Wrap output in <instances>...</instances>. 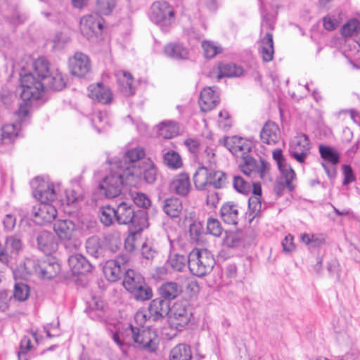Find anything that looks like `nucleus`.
<instances>
[{"label": "nucleus", "mask_w": 360, "mask_h": 360, "mask_svg": "<svg viewBox=\"0 0 360 360\" xmlns=\"http://www.w3.org/2000/svg\"><path fill=\"white\" fill-rule=\"evenodd\" d=\"M259 52L264 62L272 60L274 53L273 36L267 32L259 41Z\"/></svg>", "instance_id": "nucleus-30"}, {"label": "nucleus", "mask_w": 360, "mask_h": 360, "mask_svg": "<svg viewBox=\"0 0 360 360\" xmlns=\"http://www.w3.org/2000/svg\"><path fill=\"white\" fill-rule=\"evenodd\" d=\"M210 168L200 165L193 175V181L198 190H206L209 186Z\"/></svg>", "instance_id": "nucleus-38"}, {"label": "nucleus", "mask_w": 360, "mask_h": 360, "mask_svg": "<svg viewBox=\"0 0 360 360\" xmlns=\"http://www.w3.org/2000/svg\"><path fill=\"white\" fill-rule=\"evenodd\" d=\"M189 233L193 242H200L203 233V225L200 221H193L190 225Z\"/></svg>", "instance_id": "nucleus-55"}, {"label": "nucleus", "mask_w": 360, "mask_h": 360, "mask_svg": "<svg viewBox=\"0 0 360 360\" xmlns=\"http://www.w3.org/2000/svg\"><path fill=\"white\" fill-rule=\"evenodd\" d=\"M86 250L87 253L92 257H99L103 253L100 239L97 236L89 238L86 241Z\"/></svg>", "instance_id": "nucleus-51"}, {"label": "nucleus", "mask_w": 360, "mask_h": 360, "mask_svg": "<svg viewBox=\"0 0 360 360\" xmlns=\"http://www.w3.org/2000/svg\"><path fill=\"white\" fill-rule=\"evenodd\" d=\"M53 202H39L33 208L34 221L43 225L51 222L57 215V210Z\"/></svg>", "instance_id": "nucleus-15"}, {"label": "nucleus", "mask_w": 360, "mask_h": 360, "mask_svg": "<svg viewBox=\"0 0 360 360\" xmlns=\"http://www.w3.org/2000/svg\"><path fill=\"white\" fill-rule=\"evenodd\" d=\"M128 257L120 256L117 259L108 260L105 262L103 271L107 280L110 282H116L118 281L125 270V267L122 266V264L128 262Z\"/></svg>", "instance_id": "nucleus-16"}, {"label": "nucleus", "mask_w": 360, "mask_h": 360, "mask_svg": "<svg viewBox=\"0 0 360 360\" xmlns=\"http://www.w3.org/2000/svg\"><path fill=\"white\" fill-rule=\"evenodd\" d=\"M91 120L94 127L100 133L108 123V117L105 112L97 111L93 113Z\"/></svg>", "instance_id": "nucleus-52"}, {"label": "nucleus", "mask_w": 360, "mask_h": 360, "mask_svg": "<svg viewBox=\"0 0 360 360\" xmlns=\"http://www.w3.org/2000/svg\"><path fill=\"white\" fill-rule=\"evenodd\" d=\"M83 198L82 193L79 189H71L65 191V199H61L62 204L71 205Z\"/></svg>", "instance_id": "nucleus-56"}, {"label": "nucleus", "mask_w": 360, "mask_h": 360, "mask_svg": "<svg viewBox=\"0 0 360 360\" xmlns=\"http://www.w3.org/2000/svg\"><path fill=\"white\" fill-rule=\"evenodd\" d=\"M238 207L236 204L228 202L222 205L220 217L223 221L228 224L236 225L238 220Z\"/></svg>", "instance_id": "nucleus-28"}, {"label": "nucleus", "mask_w": 360, "mask_h": 360, "mask_svg": "<svg viewBox=\"0 0 360 360\" xmlns=\"http://www.w3.org/2000/svg\"><path fill=\"white\" fill-rule=\"evenodd\" d=\"M20 123L4 124L0 130V145L12 143L19 135Z\"/></svg>", "instance_id": "nucleus-31"}, {"label": "nucleus", "mask_w": 360, "mask_h": 360, "mask_svg": "<svg viewBox=\"0 0 360 360\" xmlns=\"http://www.w3.org/2000/svg\"><path fill=\"white\" fill-rule=\"evenodd\" d=\"M214 264L215 259L207 249L194 248L188 254V269L196 276H205L212 270Z\"/></svg>", "instance_id": "nucleus-5"}, {"label": "nucleus", "mask_w": 360, "mask_h": 360, "mask_svg": "<svg viewBox=\"0 0 360 360\" xmlns=\"http://www.w3.org/2000/svg\"><path fill=\"white\" fill-rule=\"evenodd\" d=\"M39 248L46 255H49L57 249V243L54 236L47 231H41L37 236Z\"/></svg>", "instance_id": "nucleus-29"}, {"label": "nucleus", "mask_w": 360, "mask_h": 360, "mask_svg": "<svg viewBox=\"0 0 360 360\" xmlns=\"http://www.w3.org/2000/svg\"><path fill=\"white\" fill-rule=\"evenodd\" d=\"M127 184L130 186H136L142 181L147 184H153L158 175L157 168L150 159L144 160L138 165L125 167Z\"/></svg>", "instance_id": "nucleus-3"}, {"label": "nucleus", "mask_w": 360, "mask_h": 360, "mask_svg": "<svg viewBox=\"0 0 360 360\" xmlns=\"http://www.w3.org/2000/svg\"><path fill=\"white\" fill-rule=\"evenodd\" d=\"M31 185L34 197L40 202H54L58 199L60 184L54 185L49 180L36 178Z\"/></svg>", "instance_id": "nucleus-9"}, {"label": "nucleus", "mask_w": 360, "mask_h": 360, "mask_svg": "<svg viewBox=\"0 0 360 360\" xmlns=\"http://www.w3.org/2000/svg\"><path fill=\"white\" fill-rule=\"evenodd\" d=\"M207 233L215 237H219L222 233V228L220 222L212 217L207 221Z\"/></svg>", "instance_id": "nucleus-57"}, {"label": "nucleus", "mask_w": 360, "mask_h": 360, "mask_svg": "<svg viewBox=\"0 0 360 360\" xmlns=\"http://www.w3.org/2000/svg\"><path fill=\"white\" fill-rule=\"evenodd\" d=\"M262 201L257 195H252L248 200V218L251 222L255 217H259L263 210Z\"/></svg>", "instance_id": "nucleus-45"}, {"label": "nucleus", "mask_w": 360, "mask_h": 360, "mask_svg": "<svg viewBox=\"0 0 360 360\" xmlns=\"http://www.w3.org/2000/svg\"><path fill=\"white\" fill-rule=\"evenodd\" d=\"M209 186L214 188H221L226 183V174L222 171L215 170V167L210 168Z\"/></svg>", "instance_id": "nucleus-44"}, {"label": "nucleus", "mask_w": 360, "mask_h": 360, "mask_svg": "<svg viewBox=\"0 0 360 360\" xmlns=\"http://www.w3.org/2000/svg\"><path fill=\"white\" fill-rule=\"evenodd\" d=\"M191 186L188 175L186 173H181L173 178L169 184V189L179 195L186 196L188 194Z\"/></svg>", "instance_id": "nucleus-21"}, {"label": "nucleus", "mask_w": 360, "mask_h": 360, "mask_svg": "<svg viewBox=\"0 0 360 360\" xmlns=\"http://www.w3.org/2000/svg\"><path fill=\"white\" fill-rule=\"evenodd\" d=\"M165 54L172 59L184 60L188 57V49L180 44L171 43L164 48Z\"/></svg>", "instance_id": "nucleus-37"}, {"label": "nucleus", "mask_w": 360, "mask_h": 360, "mask_svg": "<svg viewBox=\"0 0 360 360\" xmlns=\"http://www.w3.org/2000/svg\"><path fill=\"white\" fill-rule=\"evenodd\" d=\"M241 67L234 64H221L217 68H213L212 77H216L218 80L222 77H239L243 74Z\"/></svg>", "instance_id": "nucleus-26"}, {"label": "nucleus", "mask_w": 360, "mask_h": 360, "mask_svg": "<svg viewBox=\"0 0 360 360\" xmlns=\"http://www.w3.org/2000/svg\"><path fill=\"white\" fill-rule=\"evenodd\" d=\"M129 292L137 301L148 300L153 297L152 289L148 285L145 280L143 281V283L131 288Z\"/></svg>", "instance_id": "nucleus-43"}, {"label": "nucleus", "mask_w": 360, "mask_h": 360, "mask_svg": "<svg viewBox=\"0 0 360 360\" xmlns=\"http://www.w3.org/2000/svg\"><path fill=\"white\" fill-rule=\"evenodd\" d=\"M32 67L38 79L42 81L46 79L47 76L54 70L51 68L49 62L44 57H39L36 59L33 62Z\"/></svg>", "instance_id": "nucleus-40"}, {"label": "nucleus", "mask_w": 360, "mask_h": 360, "mask_svg": "<svg viewBox=\"0 0 360 360\" xmlns=\"http://www.w3.org/2000/svg\"><path fill=\"white\" fill-rule=\"evenodd\" d=\"M44 82L35 78L32 73L20 74V98L23 103L20 104L17 112L18 117L22 119L27 116L29 102L39 99L44 94Z\"/></svg>", "instance_id": "nucleus-2"}, {"label": "nucleus", "mask_w": 360, "mask_h": 360, "mask_svg": "<svg viewBox=\"0 0 360 360\" xmlns=\"http://www.w3.org/2000/svg\"><path fill=\"white\" fill-rule=\"evenodd\" d=\"M260 138L264 143L268 145L276 144L280 138L278 126L274 122H266L260 132Z\"/></svg>", "instance_id": "nucleus-25"}, {"label": "nucleus", "mask_w": 360, "mask_h": 360, "mask_svg": "<svg viewBox=\"0 0 360 360\" xmlns=\"http://www.w3.org/2000/svg\"><path fill=\"white\" fill-rule=\"evenodd\" d=\"M68 264L74 274H84L90 272L92 269L91 263L80 254L70 256Z\"/></svg>", "instance_id": "nucleus-22"}, {"label": "nucleus", "mask_w": 360, "mask_h": 360, "mask_svg": "<svg viewBox=\"0 0 360 360\" xmlns=\"http://www.w3.org/2000/svg\"><path fill=\"white\" fill-rule=\"evenodd\" d=\"M134 202L139 207L148 208L150 205V200L148 196L142 193H136L132 195Z\"/></svg>", "instance_id": "nucleus-61"}, {"label": "nucleus", "mask_w": 360, "mask_h": 360, "mask_svg": "<svg viewBox=\"0 0 360 360\" xmlns=\"http://www.w3.org/2000/svg\"><path fill=\"white\" fill-rule=\"evenodd\" d=\"M197 160L202 166H207L208 168L215 167L217 156L214 149L209 146H204L200 153L197 155Z\"/></svg>", "instance_id": "nucleus-39"}, {"label": "nucleus", "mask_w": 360, "mask_h": 360, "mask_svg": "<svg viewBox=\"0 0 360 360\" xmlns=\"http://www.w3.org/2000/svg\"><path fill=\"white\" fill-rule=\"evenodd\" d=\"M319 153L321 158L326 161V163L335 165L339 162V154L333 148L320 145Z\"/></svg>", "instance_id": "nucleus-50"}, {"label": "nucleus", "mask_w": 360, "mask_h": 360, "mask_svg": "<svg viewBox=\"0 0 360 360\" xmlns=\"http://www.w3.org/2000/svg\"><path fill=\"white\" fill-rule=\"evenodd\" d=\"M118 89L125 96L134 95L135 88L133 86V77L131 75L124 70H119L115 73Z\"/></svg>", "instance_id": "nucleus-24"}, {"label": "nucleus", "mask_w": 360, "mask_h": 360, "mask_svg": "<svg viewBox=\"0 0 360 360\" xmlns=\"http://www.w3.org/2000/svg\"><path fill=\"white\" fill-rule=\"evenodd\" d=\"M359 27V22L356 19H352L349 20L344 26L342 27L341 32L342 34L345 37H351L352 35H356L358 28Z\"/></svg>", "instance_id": "nucleus-58"}, {"label": "nucleus", "mask_w": 360, "mask_h": 360, "mask_svg": "<svg viewBox=\"0 0 360 360\" xmlns=\"http://www.w3.org/2000/svg\"><path fill=\"white\" fill-rule=\"evenodd\" d=\"M233 185L234 188L239 193L248 194L251 191V181H247L241 176H235Z\"/></svg>", "instance_id": "nucleus-53"}, {"label": "nucleus", "mask_w": 360, "mask_h": 360, "mask_svg": "<svg viewBox=\"0 0 360 360\" xmlns=\"http://www.w3.org/2000/svg\"><path fill=\"white\" fill-rule=\"evenodd\" d=\"M184 144L188 150L196 157L204 147L200 145V141L195 138H188L186 139Z\"/></svg>", "instance_id": "nucleus-59"}, {"label": "nucleus", "mask_w": 360, "mask_h": 360, "mask_svg": "<svg viewBox=\"0 0 360 360\" xmlns=\"http://www.w3.org/2000/svg\"><path fill=\"white\" fill-rule=\"evenodd\" d=\"M170 323L178 330H181L186 326L192 316L190 308L183 302H176L170 309Z\"/></svg>", "instance_id": "nucleus-14"}, {"label": "nucleus", "mask_w": 360, "mask_h": 360, "mask_svg": "<svg viewBox=\"0 0 360 360\" xmlns=\"http://www.w3.org/2000/svg\"><path fill=\"white\" fill-rule=\"evenodd\" d=\"M103 19L98 13L85 15L79 21V30L89 40H94L101 35Z\"/></svg>", "instance_id": "nucleus-11"}, {"label": "nucleus", "mask_w": 360, "mask_h": 360, "mask_svg": "<svg viewBox=\"0 0 360 360\" xmlns=\"http://www.w3.org/2000/svg\"><path fill=\"white\" fill-rule=\"evenodd\" d=\"M182 292L181 286L176 282H166L158 288L160 298L168 302L176 299Z\"/></svg>", "instance_id": "nucleus-27"}, {"label": "nucleus", "mask_w": 360, "mask_h": 360, "mask_svg": "<svg viewBox=\"0 0 360 360\" xmlns=\"http://www.w3.org/2000/svg\"><path fill=\"white\" fill-rule=\"evenodd\" d=\"M88 96L93 101L102 104H109L112 100V94L110 89L99 82L89 85Z\"/></svg>", "instance_id": "nucleus-19"}, {"label": "nucleus", "mask_w": 360, "mask_h": 360, "mask_svg": "<svg viewBox=\"0 0 360 360\" xmlns=\"http://www.w3.org/2000/svg\"><path fill=\"white\" fill-rule=\"evenodd\" d=\"M98 216L100 221L105 226H110L116 220L115 208L110 205L103 206L100 209Z\"/></svg>", "instance_id": "nucleus-48"}, {"label": "nucleus", "mask_w": 360, "mask_h": 360, "mask_svg": "<svg viewBox=\"0 0 360 360\" xmlns=\"http://www.w3.org/2000/svg\"><path fill=\"white\" fill-rule=\"evenodd\" d=\"M162 209L168 217L178 218L183 211L182 202L177 198H167L164 201Z\"/></svg>", "instance_id": "nucleus-34"}, {"label": "nucleus", "mask_w": 360, "mask_h": 360, "mask_svg": "<svg viewBox=\"0 0 360 360\" xmlns=\"http://www.w3.org/2000/svg\"><path fill=\"white\" fill-rule=\"evenodd\" d=\"M167 264L175 271H182L186 265L188 266V255L186 257L179 254L171 255L167 260Z\"/></svg>", "instance_id": "nucleus-47"}, {"label": "nucleus", "mask_w": 360, "mask_h": 360, "mask_svg": "<svg viewBox=\"0 0 360 360\" xmlns=\"http://www.w3.org/2000/svg\"><path fill=\"white\" fill-rule=\"evenodd\" d=\"M98 6L102 14L108 15L115 6V0H98Z\"/></svg>", "instance_id": "nucleus-62"}, {"label": "nucleus", "mask_w": 360, "mask_h": 360, "mask_svg": "<svg viewBox=\"0 0 360 360\" xmlns=\"http://www.w3.org/2000/svg\"><path fill=\"white\" fill-rule=\"evenodd\" d=\"M231 120L228 111L224 110L219 113V127L224 130L229 129L231 126Z\"/></svg>", "instance_id": "nucleus-60"}, {"label": "nucleus", "mask_w": 360, "mask_h": 360, "mask_svg": "<svg viewBox=\"0 0 360 360\" xmlns=\"http://www.w3.org/2000/svg\"><path fill=\"white\" fill-rule=\"evenodd\" d=\"M224 146L233 155L241 158L247 155L251 150V143L238 136L226 138Z\"/></svg>", "instance_id": "nucleus-18"}, {"label": "nucleus", "mask_w": 360, "mask_h": 360, "mask_svg": "<svg viewBox=\"0 0 360 360\" xmlns=\"http://www.w3.org/2000/svg\"><path fill=\"white\" fill-rule=\"evenodd\" d=\"M192 352L191 347L186 344H179L172 349L169 360H191Z\"/></svg>", "instance_id": "nucleus-42"}, {"label": "nucleus", "mask_w": 360, "mask_h": 360, "mask_svg": "<svg viewBox=\"0 0 360 360\" xmlns=\"http://www.w3.org/2000/svg\"><path fill=\"white\" fill-rule=\"evenodd\" d=\"M323 21L324 28L328 31L336 29L340 24L339 20L335 16L332 15H328L325 16L323 19Z\"/></svg>", "instance_id": "nucleus-63"}, {"label": "nucleus", "mask_w": 360, "mask_h": 360, "mask_svg": "<svg viewBox=\"0 0 360 360\" xmlns=\"http://www.w3.org/2000/svg\"><path fill=\"white\" fill-rule=\"evenodd\" d=\"M150 18L154 23L167 30L174 21L173 8L166 1H155L150 7Z\"/></svg>", "instance_id": "nucleus-10"}, {"label": "nucleus", "mask_w": 360, "mask_h": 360, "mask_svg": "<svg viewBox=\"0 0 360 360\" xmlns=\"http://www.w3.org/2000/svg\"><path fill=\"white\" fill-rule=\"evenodd\" d=\"M163 162L169 168L176 169L182 166L179 154L174 150H168L163 154Z\"/></svg>", "instance_id": "nucleus-49"}, {"label": "nucleus", "mask_w": 360, "mask_h": 360, "mask_svg": "<svg viewBox=\"0 0 360 360\" xmlns=\"http://www.w3.org/2000/svg\"><path fill=\"white\" fill-rule=\"evenodd\" d=\"M145 156V151L141 148H135L127 150L123 155V162L122 160H114L123 167H133V165H127V163L136 164V162L141 160Z\"/></svg>", "instance_id": "nucleus-36"}, {"label": "nucleus", "mask_w": 360, "mask_h": 360, "mask_svg": "<svg viewBox=\"0 0 360 360\" xmlns=\"http://www.w3.org/2000/svg\"><path fill=\"white\" fill-rule=\"evenodd\" d=\"M144 280V277L139 272L129 269L126 270L123 280V286L129 292L131 288L143 283Z\"/></svg>", "instance_id": "nucleus-41"}, {"label": "nucleus", "mask_w": 360, "mask_h": 360, "mask_svg": "<svg viewBox=\"0 0 360 360\" xmlns=\"http://www.w3.org/2000/svg\"><path fill=\"white\" fill-rule=\"evenodd\" d=\"M43 82L44 86H46L47 88L55 91H60L66 85L65 79L58 69L52 70Z\"/></svg>", "instance_id": "nucleus-33"}, {"label": "nucleus", "mask_w": 360, "mask_h": 360, "mask_svg": "<svg viewBox=\"0 0 360 360\" xmlns=\"http://www.w3.org/2000/svg\"><path fill=\"white\" fill-rule=\"evenodd\" d=\"M75 229V224L70 219H59L53 224V230L61 240H70Z\"/></svg>", "instance_id": "nucleus-23"}, {"label": "nucleus", "mask_w": 360, "mask_h": 360, "mask_svg": "<svg viewBox=\"0 0 360 360\" xmlns=\"http://www.w3.org/2000/svg\"><path fill=\"white\" fill-rule=\"evenodd\" d=\"M273 158L276 162L278 169L281 174L286 178V183L290 185V181L295 179V173L294 170L285 164V160L283 157L282 150L281 149L275 150L273 152Z\"/></svg>", "instance_id": "nucleus-32"}, {"label": "nucleus", "mask_w": 360, "mask_h": 360, "mask_svg": "<svg viewBox=\"0 0 360 360\" xmlns=\"http://www.w3.org/2000/svg\"><path fill=\"white\" fill-rule=\"evenodd\" d=\"M110 174L106 176L100 183L99 188L104 191L107 198H113L118 196L124 184H127V174L125 167L117 162H110Z\"/></svg>", "instance_id": "nucleus-4"}, {"label": "nucleus", "mask_w": 360, "mask_h": 360, "mask_svg": "<svg viewBox=\"0 0 360 360\" xmlns=\"http://www.w3.org/2000/svg\"><path fill=\"white\" fill-rule=\"evenodd\" d=\"M116 221L119 224H131L138 227L134 233L143 231L147 227L146 217L143 214H136L133 205L131 203L122 201L115 208Z\"/></svg>", "instance_id": "nucleus-6"}, {"label": "nucleus", "mask_w": 360, "mask_h": 360, "mask_svg": "<svg viewBox=\"0 0 360 360\" xmlns=\"http://www.w3.org/2000/svg\"><path fill=\"white\" fill-rule=\"evenodd\" d=\"M25 265L30 272L44 279L53 278L60 271V264L53 257H47L43 260L29 259Z\"/></svg>", "instance_id": "nucleus-8"}, {"label": "nucleus", "mask_w": 360, "mask_h": 360, "mask_svg": "<svg viewBox=\"0 0 360 360\" xmlns=\"http://www.w3.org/2000/svg\"><path fill=\"white\" fill-rule=\"evenodd\" d=\"M138 325L139 326L132 324L127 326L122 333V337L117 333H114L112 335L113 340L119 346L130 345L133 342L148 351H155L156 349L155 342L157 338L156 333L150 328H145L143 324Z\"/></svg>", "instance_id": "nucleus-1"}, {"label": "nucleus", "mask_w": 360, "mask_h": 360, "mask_svg": "<svg viewBox=\"0 0 360 360\" xmlns=\"http://www.w3.org/2000/svg\"><path fill=\"white\" fill-rule=\"evenodd\" d=\"M5 248L11 256L17 255L22 248V243L20 237L18 235L8 236L5 242Z\"/></svg>", "instance_id": "nucleus-46"}, {"label": "nucleus", "mask_w": 360, "mask_h": 360, "mask_svg": "<svg viewBox=\"0 0 360 360\" xmlns=\"http://www.w3.org/2000/svg\"><path fill=\"white\" fill-rule=\"evenodd\" d=\"M70 70L72 75L83 77L89 72L91 63L89 57L82 53L76 52L69 61Z\"/></svg>", "instance_id": "nucleus-17"}, {"label": "nucleus", "mask_w": 360, "mask_h": 360, "mask_svg": "<svg viewBox=\"0 0 360 360\" xmlns=\"http://www.w3.org/2000/svg\"><path fill=\"white\" fill-rule=\"evenodd\" d=\"M170 307L168 302L159 297L153 300L147 311H139L134 319L136 324H144L147 321H157L168 315Z\"/></svg>", "instance_id": "nucleus-7"}, {"label": "nucleus", "mask_w": 360, "mask_h": 360, "mask_svg": "<svg viewBox=\"0 0 360 360\" xmlns=\"http://www.w3.org/2000/svg\"><path fill=\"white\" fill-rule=\"evenodd\" d=\"M158 135L164 139H172L179 135L180 127L177 122L172 120H165L158 126Z\"/></svg>", "instance_id": "nucleus-35"}, {"label": "nucleus", "mask_w": 360, "mask_h": 360, "mask_svg": "<svg viewBox=\"0 0 360 360\" xmlns=\"http://www.w3.org/2000/svg\"><path fill=\"white\" fill-rule=\"evenodd\" d=\"M310 141L304 134H297L290 141L289 153L297 162L304 164L310 153Z\"/></svg>", "instance_id": "nucleus-13"}, {"label": "nucleus", "mask_w": 360, "mask_h": 360, "mask_svg": "<svg viewBox=\"0 0 360 360\" xmlns=\"http://www.w3.org/2000/svg\"><path fill=\"white\" fill-rule=\"evenodd\" d=\"M242 160L243 161L240 164V170L245 175L251 179L257 176L263 179L269 170L270 165L264 160L259 159L257 162L248 154L242 158Z\"/></svg>", "instance_id": "nucleus-12"}, {"label": "nucleus", "mask_w": 360, "mask_h": 360, "mask_svg": "<svg viewBox=\"0 0 360 360\" xmlns=\"http://www.w3.org/2000/svg\"><path fill=\"white\" fill-rule=\"evenodd\" d=\"M219 103V94L214 87H205L201 91L199 105L202 111H210L215 108Z\"/></svg>", "instance_id": "nucleus-20"}, {"label": "nucleus", "mask_w": 360, "mask_h": 360, "mask_svg": "<svg viewBox=\"0 0 360 360\" xmlns=\"http://www.w3.org/2000/svg\"><path fill=\"white\" fill-rule=\"evenodd\" d=\"M202 47L204 50L205 56L207 58L214 57L217 53L221 51V48L213 41H205L202 44Z\"/></svg>", "instance_id": "nucleus-54"}, {"label": "nucleus", "mask_w": 360, "mask_h": 360, "mask_svg": "<svg viewBox=\"0 0 360 360\" xmlns=\"http://www.w3.org/2000/svg\"><path fill=\"white\" fill-rule=\"evenodd\" d=\"M14 297L20 300L24 301L28 297V288L26 285L16 284L14 290Z\"/></svg>", "instance_id": "nucleus-64"}]
</instances>
